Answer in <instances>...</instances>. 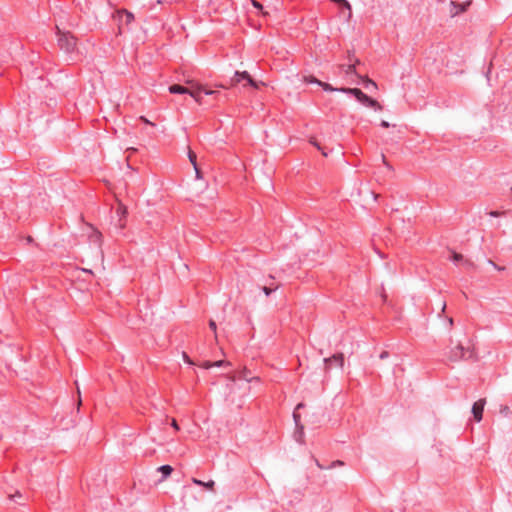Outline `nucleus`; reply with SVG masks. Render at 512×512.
I'll return each mask as SVG.
<instances>
[{
  "instance_id": "obj_4",
  "label": "nucleus",
  "mask_w": 512,
  "mask_h": 512,
  "mask_svg": "<svg viewBox=\"0 0 512 512\" xmlns=\"http://www.w3.org/2000/svg\"><path fill=\"white\" fill-rule=\"evenodd\" d=\"M354 98L365 108L371 109L375 112L383 110V106L377 100L368 96L359 88H354Z\"/></svg>"
},
{
  "instance_id": "obj_29",
  "label": "nucleus",
  "mask_w": 512,
  "mask_h": 512,
  "mask_svg": "<svg viewBox=\"0 0 512 512\" xmlns=\"http://www.w3.org/2000/svg\"><path fill=\"white\" fill-rule=\"evenodd\" d=\"M171 426L176 430V431H179V425L177 423V421L175 419H172L171 421Z\"/></svg>"
},
{
  "instance_id": "obj_15",
  "label": "nucleus",
  "mask_w": 512,
  "mask_h": 512,
  "mask_svg": "<svg viewBox=\"0 0 512 512\" xmlns=\"http://www.w3.org/2000/svg\"><path fill=\"white\" fill-rule=\"evenodd\" d=\"M309 143L312 144L314 147H316L319 151H321L322 155L323 156H327V152L324 151V149L321 147L320 143L317 141V139L315 137H311L309 139Z\"/></svg>"
},
{
  "instance_id": "obj_30",
  "label": "nucleus",
  "mask_w": 512,
  "mask_h": 512,
  "mask_svg": "<svg viewBox=\"0 0 512 512\" xmlns=\"http://www.w3.org/2000/svg\"><path fill=\"white\" fill-rule=\"evenodd\" d=\"M500 412H501L502 414H507V413L509 412V407H508V406H502V407L500 408Z\"/></svg>"
},
{
  "instance_id": "obj_8",
  "label": "nucleus",
  "mask_w": 512,
  "mask_h": 512,
  "mask_svg": "<svg viewBox=\"0 0 512 512\" xmlns=\"http://www.w3.org/2000/svg\"><path fill=\"white\" fill-rule=\"evenodd\" d=\"M324 362L327 368H331L332 365L342 367L344 363V357L343 354H336L333 355L331 358L325 359Z\"/></svg>"
},
{
  "instance_id": "obj_37",
  "label": "nucleus",
  "mask_w": 512,
  "mask_h": 512,
  "mask_svg": "<svg viewBox=\"0 0 512 512\" xmlns=\"http://www.w3.org/2000/svg\"><path fill=\"white\" fill-rule=\"evenodd\" d=\"M303 407H304V404L299 403V404L297 405L296 409H300V408H303Z\"/></svg>"
},
{
  "instance_id": "obj_16",
  "label": "nucleus",
  "mask_w": 512,
  "mask_h": 512,
  "mask_svg": "<svg viewBox=\"0 0 512 512\" xmlns=\"http://www.w3.org/2000/svg\"><path fill=\"white\" fill-rule=\"evenodd\" d=\"M202 94L218 96V95H220V92L217 90H210V89H207L206 87L202 86V89L200 90L201 98H202Z\"/></svg>"
},
{
  "instance_id": "obj_27",
  "label": "nucleus",
  "mask_w": 512,
  "mask_h": 512,
  "mask_svg": "<svg viewBox=\"0 0 512 512\" xmlns=\"http://www.w3.org/2000/svg\"><path fill=\"white\" fill-rule=\"evenodd\" d=\"M201 367L204 368V369H209V368H212L213 365H212V362L211 361H205L201 364Z\"/></svg>"
},
{
  "instance_id": "obj_26",
  "label": "nucleus",
  "mask_w": 512,
  "mask_h": 512,
  "mask_svg": "<svg viewBox=\"0 0 512 512\" xmlns=\"http://www.w3.org/2000/svg\"><path fill=\"white\" fill-rule=\"evenodd\" d=\"M143 123L147 124V125H151V126H155V124L151 121H149L145 116H140L139 118Z\"/></svg>"
},
{
  "instance_id": "obj_10",
  "label": "nucleus",
  "mask_w": 512,
  "mask_h": 512,
  "mask_svg": "<svg viewBox=\"0 0 512 512\" xmlns=\"http://www.w3.org/2000/svg\"><path fill=\"white\" fill-rule=\"evenodd\" d=\"M274 279H275L274 276L269 275L270 281L268 282V285H265L261 288L266 296H270L273 291H276L280 287L279 284H277V285L274 284Z\"/></svg>"
},
{
  "instance_id": "obj_35",
  "label": "nucleus",
  "mask_w": 512,
  "mask_h": 512,
  "mask_svg": "<svg viewBox=\"0 0 512 512\" xmlns=\"http://www.w3.org/2000/svg\"><path fill=\"white\" fill-rule=\"evenodd\" d=\"M14 497H21V493L17 491L14 495H10L11 499H13Z\"/></svg>"
},
{
  "instance_id": "obj_9",
  "label": "nucleus",
  "mask_w": 512,
  "mask_h": 512,
  "mask_svg": "<svg viewBox=\"0 0 512 512\" xmlns=\"http://www.w3.org/2000/svg\"><path fill=\"white\" fill-rule=\"evenodd\" d=\"M360 80L361 82L359 84H362L367 92L372 93L378 90L377 84L371 79L360 77Z\"/></svg>"
},
{
  "instance_id": "obj_17",
  "label": "nucleus",
  "mask_w": 512,
  "mask_h": 512,
  "mask_svg": "<svg viewBox=\"0 0 512 512\" xmlns=\"http://www.w3.org/2000/svg\"><path fill=\"white\" fill-rule=\"evenodd\" d=\"M316 464H317V466H318L320 469H325V468H326V467H324L323 465H321V464L319 463V461H318V460H316ZM343 465H344V463H343L342 461H340V460H336V461L332 462V463H331V465H330L328 468H334V467H336V466H343Z\"/></svg>"
},
{
  "instance_id": "obj_2",
  "label": "nucleus",
  "mask_w": 512,
  "mask_h": 512,
  "mask_svg": "<svg viewBox=\"0 0 512 512\" xmlns=\"http://www.w3.org/2000/svg\"><path fill=\"white\" fill-rule=\"evenodd\" d=\"M242 81H246V83H244L243 86L249 85L255 89H258L260 87V85H264L263 82H256L255 80H253L247 71H243V72L236 71L234 76L231 78L229 85L221 84V85H219V87L228 89L230 87L236 86L237 84L241 83Z\"/></svg>"
},
{
  "instance_id": "obj_7",
  "label": "nucleus",
  "mask_w": 512,
  "mask_h": 512,
  "mask_svg": "<svg viewBox=\"0 0 512 512\" xmlns=\"http://www.w3.org/2000/svg\"><path fill=\"white\" fill-rule=\"evenodd\" d=\"M486 404V399H479L472 406V414L477 422L482 420L483 410Z\"/></svg>"
},
{
  "instance_id": "obj_19",
  "label": "nucleus",
  "mask_w": 512,
  "mask_h": 512,
  "mask_svg": "<svg viewBox=\"0 0 512 512\" xmlns=\"http://www.w3.org/2000/svg\"><path fill=\"white\" fill-rule=\"evenodd\" d=\"M213 367H223V366H230V362L225 360H219L212 362Z\"/></svg>"
},
{
  "instance_id": "obj_34",
  "label": "nucleus",
  "mask_w": 512,
  "mask_h": 512,
  "mask_svg": "<svg viewBox=\"0 0 512 512\" xmlns=\"http://www.w3.org/2000/svg\"><path fill=\"white\" fill-rule=\"evenodd\" d=\"M381 126H382L383 128H388V127H389V123H388L387 121L383 120V121L381 122Z\"/></svg>"
},
{
  "instance_id": "obj_5",
  "label": "nucleus",
  "mask_w": 512,
  "mask_h": 512,
  "mask_svg": "<svg viewBox=\"0 0 512 512\" xmlns=\"http://www.w3.org/2000/svg\"><path fill=\"white\" fill-rule=\"evenodd\" d=\"M472 352L469 348L464 347L461 343H458L452 350H451V359L453 361H459L463 359H468L471 357Z\"/></svg>"
},
{
  "instance_id": "obj_3",
  "label": "nucleus",
  "mask_w": 512,
  "mask_h": 512,
  "mask_svg": "<svg viewBox=\"0 0 512 512\" xmlns=\"http://www.w3.org/2000/svg\"><path fill=\"white\" fill-rule=\"evenodd\" d=\"M188 84H191V88H186L179 84H173L169 87V92L172 94H189L191 97L195 99V101L201 104L200 90L202 89V85H193L192 81H188Z\"/></svg>"
},
{
  "instance_id": "obj_31",
  "label": "nucleus",
  "mask_w": 512,
  "mask_h": 512,
  "mask_svg": "<svg viewBox=\"0 0 512 512\" xmlns=\"http://www.w3.org/2000/svg\"><path fill=\"white\" fill-rule=\"evenodd\" d=\"M344 67H347V69L345 70V73H349V71L352 69V64L340 66L341 69L344 68Z\"/></svg>"
},
{
  "instance_id": "obj_1",
  "label": "nucleus",
  "mask_w": 512,
  "mask_h": 512,
  "mask_svg": "<svg viewBox=\"0 0 512 512\" xmlns=\"http://www.w3.org/2000/svg\"><path fill=\"white\" fill-rule=\"evenodd\" d=\"M56 36L58 47L61 50L67 53H72L76 50L78 40L71 32L62 31L56 26Z\"/></svg>"
},
{
  "instance_id": "obj_18",
  "label": "nucleus",
  "mask_w": 512,
  "mask_h": 512,
  "mask_svg": "<svg viewBox=\"0 0 512 512\" xmlns=\"http://www.w3.org/2000/svg\"><path fill=\"white\" fill-rule=\"evenodd\" d=\"M127 207L120 203L118 204V207H117V213L121 216V217H125L127 215Z\"/></svg>"
},
{
  "instance_id": "obj_12",
  "label": "nucleus",
  "mask_w": 512,
  "mask_h": 512,
  "mask_svg": "<svg viewBox=\"0 0 512 512\" xmlns=\"http://www.w3.org/2000/svg\"><path fill=\"white\" fill-rule=\"evenodd\" d=\"M192 482L198 486H203L204 488L214 491L215 482L213 480H210L208 482H203L197 478H192Z\"/></svg>"
},
{
  "instance_id": "obj_39",
  "label": "nucleus",
  "mask_w": 512,
  "mask_h": 512,
  "mask_svg": "<svg viewBox=\"0 0 512 512\" xmlns=\"http://www.w3.org/2000/svg\"><path fill=\"white\" fill-rule=\"evenodd\" d=\"M96 237H97V239L99 240V239L101 238V233H100V232H97V233H96Z\"/></svg>"
},
{
  "instance_id": "obj_20",
  "label": "nucleus",
  "mask_w": 512,
  "mask_h": 512,
  "mask_svg": "<svg viewBox=\"0 0 512 512\" xmlns=\"http://www.w3.org/2000/svg\"><path fill=\"white\" fill-rule=\"evenodd\" d=\"M318 85L321 86L325 91H334L335 89L328 83L325 82H318Z\"/></svg>"
},
{
  "instance_id": "obj_11",
  "label": "nucleus",
  "mask_w": 512,
  "mask_h": 512,
  "mask_svg": "<svg viewBox=\"0 0 512 512\" xmlns=\"http://www.w3.org/2000/svg\"><path fill=\"white\" fill-rule=\"evenodd\" d=\"M188 157H189V161L191 162V164L193 165V167L195 169L197 178H201L200 170H199V168L197 166V155L190 148H189V151H188Z\"/></svg>"
},
{
  "instance_id": "obj_23",
  "label": "nucleus",
  "mask_w": 512,
  "mask_h": 512,
  "mask_svg": "<svg viewBox=\"0 0 512 512\" xmlns=\"http://www.w3.org/2000/svg\"><path fill=\"white\" fill-rule=\"evenodd\" d=\"M463 259V256L462 254H459V253H456V252H453L452 253V260L455 261V262H459Z\"/></svg>"
},
{
  "instance_id": "obj_22",
  "label": "nucleus",
  "mask_w": 512,
  "mask_h": 512,
  "mask_svg": "<svg viewBox=\"0 0 512 512\" xmlns=\"http://www.w3.org/2000/svg\"><path fill=\"white\" fill-rule=\"evenodd\" d=\"M182 357H183V360L189 364V365H194L195 363L192 361V359L188 356V354L186 352H182Z\"/></svg>"
},
{
  "instance_id": "obj_32",
  "label": "nucleus",
  "mask_w": 512,
  "mask_h": 512,
  "mask_svg": "<svg viewBox=\"0 0 512 512\" xmlns=\"http://www.w3.org/2000/svg\"><path fill=\"white\" fill-rule=\"evenodd\" d=\"M490 215L493 216V217H498V216L501 215V213L498 212V211H492V212H490Z\"/></svg>"
},
{
  "instance_id": "obj_36",
  "label": "nucleus",
  "mask_w": 512,
  "mask_h": 512,
  "mask_svg": "<svg viewBox=\"0 0 512 512\" xmlns=\"http://www.w3.org/2000/svg\"><path fill=\"white\" fill-rule=\"evenodd\" d=\"M387 356H388V353H387V352H383V353L380 355V357H381L382 359H383V358H385V357H387Z\"/></svg>"
},
{
  "instance_id": "obj_21",
  "label": "nucleus",
  "mask_w": 512,
  "mask_h": 512,
  "mask_svg": "<svg viewBox=\"0 0 512 512\" xmlns=\"http://www.w3.org/2000/svg\"><path fill=\"white\" fill-rule=\"evenodd\" d=\"M304 81L306 83H316L318 84V82H320V80H318L317 78H315L314 76L310 75V76H304Z\"/></svg>"
},
{
  "instance_id": "obj_13",
  "label": "nucleus",
  "mask_w": 512,
  "mask_h": 512,
  "mask_svg": "<svg viewBox=\"0 0 512 512\" xmlns=\"http://www.w3.org/2000/svg\"><path fill=\"white\" fill-rule=\"evenodd\" d=\"M157 470L162 473L160 481H164L173 472V468L170 465H162Z\"/></svg>"
},
{
  "instance_id": "obj_33",
  "label": "nucleus",
  "mask_w": 512,
  "mask_h": 512,
  "mask_svg": "<svg viewBox=\"0 0 512 512\" xmlns=\"http://www.w3.org/2000/svg\"><path fill=\"white\" fill-rule=\"evenodd\" d=\"M340 91H343L345 93H352V88H341Z\"/></svg>"
},
{
  "instance_id": "obj_42",
  "label": "nucleus",
  "mask_w": 512,
  "mask_h": 512,
  "mask_svg": "<svg viewBox=\"0 0 512 512\" xmlns=\"http://www.w3.org/2000/svg\"><path fill=\"white\" fill-rule=\"evenodd\" d=\"M448 323L452 324L453 323V320L452 318L450 320H448Z\"/></svg>"
},
{
  "instance_id": "obj_25",
  "label": "nucleus",
  "mask_w": 512,
  "mask_h": 512,
  "mask_svg": "<svg viewBox=\"0 0 512 512\" xmlns=\"http://www.w3.org/2000/svg\"><path fill=\"white\" fill-rule=\"evenodd\" d=\"M251 2H252V5H253L255 8H257V9H258V10H260V11H262V10H263V6H262V4H261V3H259V2H258V1H256V0H251Z\"/></svg>"
},
{
  "instance_id": "obj_24",
  "label": "nucleus",
  "mask_w": 512,
  "mask_h": 512,
  "mask_svg": "<svg viewBox=\"0 0 512 512\" xmlns=\"http://www.w3.org/2000/svg\"><path fill=\"white\" fill-rule=\"evenodd\" d=\"M209 327L212 331H214V333H216L217 326L214 320L209 321ZM215 340H217V334H215Z\"/></svg>"
},
{
  "instance_id": "obj_41",
  "label": "nucleus",
  "mask_w": 512,
  "mask_h": 512,
  "mask_svg": "<svg viewBox=\"0 0 512 512\" xmlns=\"http://www.w3.org/2000/svg\"><path fill=\"white\" fill-rule=\"evenodd\" d=\"M80 405H81V399L79 398V400H78V406H80Z\"/></svg>"
},
{
  "instance_id": "obj_14",
  "label": "nucleus",
  "mask_w": 512,
  "mask_h": 512,
  "mask_svg": "<svg viewBox=\"0 0 512 512\" xmlns=\"http://www.w3.org/2000/svg\"><path fill=\"white\" fill-rule=\"evenodd\" d=\"M455 8H457V10L455 12H453V15H457L461 12H464L466 11L467 7L471 4V1H467L465 3H462V4H456L454 2L451 3Z\"/></svg>"
},
{
  "instance_id": "obj_6",
  "label": "nucleus",
  "mask_w": 512,
  "mask_h": 512,
  "mask_svg": "<svg viewBox=\"0 0 512 512\" xmlns=\"http://www.w3.org/2000/svg\"><path fill=\"white\" fill-rule=\"evenodd\" d=\"M114 18L120 25H129L134 20V15L126 9L117 10Z\"/></svg>"
},
{
  "instance_id": "obj_38",
  "label": "nucleus",
  "mask_w": 512,
  "mask_h": 512,
  "mask_svg": "<svg viewBox=\"0 0 512 512\" xmlns=\"http://www.w3.org/2000/svg\"><path fill=\"white\" fill-rule=\"evenodd\" d=\"M127 151H130V152H132V153H133V152H135V151H136V149H135V148H128V149H127Z\"/></svg>"
},
{
  "instance_id": "obj_28",
  "label": "nucleus",
  "mask_w": 512,
  "mask_h": 512,
  "mask_svg": "<svg viewBox=\"0 0 512 512\" xmlns=\"http://www.w3.org/2000/svg\"><path fill=\"white\" fill-rule=\"evenodd\" d=\"M293 418L295 420V423H296V426L299 427V420H300V416L299 414H297L296 412L293 413Z\"/></svg>"
},
{
  "instance_id": "obj_40",
  "label": "nucleus",
  "mask_w": 512,
  "mask_h": 512,
  "mask_svg": "<svg viewBox=\"0 0 512 512\" xmlns=\"http://www.w3.org/2000/svg\"><path fill=\"white\" fill-rule=\"evenodd\" d=\"M445 309H446V303H443L442 311H445Z\"/></svg>"
}]
</instances>
